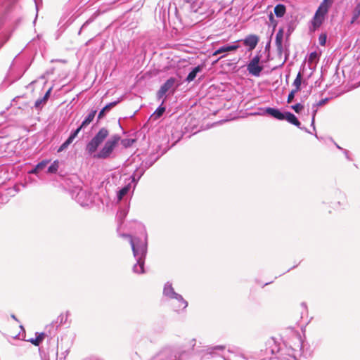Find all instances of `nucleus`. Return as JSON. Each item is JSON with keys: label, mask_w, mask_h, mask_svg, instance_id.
Here are the masks:
<instances>
[{"label": "nucleus", "mask_w": 360, "mask_h": 360, "mask_svg": "<svg viewBox=\"0 0 360 360\" xmlns=\"http://www.w3.org/2000/svg\"><path fill=\"white\" fill-rule=\"evenodd\" d=\"M267 347L266 353L274 355L278 352L280 355L272 356L268 360H307L312 354L309 344L303 340L300 335H293L287 343H285L284 348H281L274 339L267 342Z\"/></svg>", "instance_id": "nucleus-1"}, {"label": "nucleus", "mask_w": 360, "mask_h": 360, "mask_svg": "<svg viewBox=\"0 0 360 360\" xmlns=\"http://www.w3.org/2000/svg\"><path fill=\"white\" fill-rule=\"evenodd\" d=\"M108 135L109 131L105 127L101 128L86 144L85 149L86 153L97 159H108L110 158L113 150L120 141V136L118 134L112 136L100 150L96 153L99 146Z\"/></svg>", "instance_id": "nucleus-2"}, {"label": "nucleus", "mask_w": 360, "mask_h": 360, "mask_svg": "<svg viewBox=\"0 0 360 360\" xmlns=\"http://www.w3.org/2000/svg\"><path fill=\"white\" fill-rule=\"evenodd\" d=\"M143 236L133 237L131 235L124 234L123 236L129 239L133 255L136 263L133 266V271L136 274L144 273L145 259L148 248V236L145 227H143Z\"/></svg>", "instance_id": "nucleus-3"}, {"label": "nucleus", "mask_w": 360, "mask_h": 360, "mask_svg": "<svg viewBox=\"0 0 360 360\" xmlns=\"http://www.w3.org/2000/svg\"><path fill=\"white\" fill-rule=\"evenodd\" d=\"M163 296L169 300H172L176 308V311L185 309L188 307V302L184 299L181 295L177 293L170 282H167L163 288Z\"/></svg>", "instance_id": "nucleus-4"}, {"label": "nucleus", "mask_w": 360, "mask_h": 360, "mask_svg": "<svg viewBox=\"0 0 360 360\" xmlns=\"http://www.w3.org/2000/svg\"><path fill=\"white\" fill-rule=\"evenodd\" d=\"M72 197L83 207L89 205L94 201L92 193L83 188H75L72 191Z\"/></svg>", "instance_id": "nucleus-5"}, {"label": "nucleus", "mask_w": 360, "mask_h": 360, "mask_svg": "<svg viewBox=\"0 0 360 360\" xmlns=\"http://www.w3.org/2000/svg\"><path fill=\"white\" fill-rule=\"evenodd\" d=\"M330 4L329 0H323L319 6L312 20V25L315 29L319 27L323 23Z\"/></svg>", "instance_id": "nucleus-6"}, {"label": "nucleus", "mask_w": 360, "mask_h": 360, "mask_svg": "<svg viewBox=\"0 0 360 360\" xmlns=\"http://www.w3.org/2000/svg\"><path fill=\"white\" fill-rule=\"evenodd\" d=\"M180 83L175 77L169 78L160 88L158 91L157 92V98L158 99L162 98L166 93L173 89L172 92H174L177 87L180 86Z\"/></svg>", "instance_id": "nucleus-7"}, {"label": "nucleus", "mask_w": 360, "mask_h": 360, "mask_svg": "<svg viewBox=\"0 0 360 360\" xmlns=\"http://www.w3.org/2000/svg\"><path fill=\"white\" fill-rule=\"evenodd\" d=\"M153 360H181V353L172 348H165Z\"/></svg>", "instance_id": "nucleus-8"}, {"label": "nucleus", "mask_w": 360, "mask_h": 360, "mask_svg": "<svg viewBox=\"0 0 360 360\" xmlns=\"http://www.w3.org/2000/svg\"><path fill=\"white\" fill-rule=\"evenodd\" d=\"M260 59L259 54L255 56L247 66L248 72L252 76L259 77L263 70V67L259 64Z\"/></svg>", "instance_id": "nucleus-9"}, {"label": "nucleus", "mask_w": 360, "mask_h": 360, "mask_svg": "<svg viewBox=\"0 0 360 360\" xmlns=\"http://www.w3.org/2000/svg\"><path fill=\"white\" fill-rule=\"evenodd\" d=\"M13 0H0V27L7 19V13L11 9Z\"/></svg>", "instance_id": "nucleus-10"}, {"label": "nucleus", "mask_w": 360, "mask_h": 360, "mask_svg": "<svg viewBox=\"0 0 360 360\" xmlns=\"http://www.w3.org/2000/svg\"><path fill=\"white\" fill-rule=\"evenodd\" d=\"M70 314L69 311H66L65 314H60L56 321H53L50 324V327L53 328V332H49L50 335H55L56 333L58 328L63 324H65L68 320V316Z\"/></svg>", "instance_id": "nucleus-11"}, {"label": "nucleus", "mask_w": 360, "mask_h": 360, "mask_svg": "<svg viewBox=\"0 0 360 360\" xmlns=\"http://www.w3.org/2000/svg\"><path fill=\"white\" fill-rule=\"evenodd\" d=\"M238 43V41H236L233 42V44H225L220 46L213 53V56H218L224 53L236 51L239 48Z\"/></svg>", "instance_id": "nucleus-12"}, {"label": "nucleus", "mask_w": 360, "mask_h": 360, "mask_svg": "<svg viewBox=\"0 0 360 360\" xmlns=\"http://www.w3.org/2000/svg\"><path fill=\"white\" fill-rule=\"evenodd\" d=\"M284 120H287L289 123L297 127L300 129L304 130V131H306L307 133H310V131L306 127H301L300 122L298 120L297 117L290 112H288V111L285 112Z\"/></svg>", "instance_id": "nucleus-13"}, {"label": "nucleus", "mask_w": 360, "mask_h": 360, "mask_svg": "<svg viewBox=\"0 0 360 360\" xmlns=\"http://www.w3.org/2000/svg\"><path fill=\"white\" fill-rule=\"evenodd\" d=\"M264 112L271 115V117H274L276 120H285V112H283L278 108L268 107L264 109Z\"/></svg>", "instance_id": "nucleus-14"}, {"label": "nucleus", "mask_w": 360, "mask_h": 360, "mask_svg": "<svg viewBox=\"0 0 360 360\" xmlns=\"http://www.w3.org/2000/svg\"><path fill=\"white\" fill-rule=\"evenodd\" d=\"M259 41V37L255 34H250L243 39V44L248 46L249 51L254 49Z\"/></svg>", "instance_id": "nucleus-15"}, {"label": "nucleus", "mask_w": 360, "mask_h": 360, "mask_svg": "<svg viewBox=\"0 0 360 360\" xmlns=\"http://www.w3.org/2000/svg\"><path fill=\"white\" fill-rule=\"evenodd\" d=\"M203 70V65H198L193 68L192 70L188 73L187 77L185 79V82L190 83L193 82L195 77H197V75L199 72H201Z\"/></svg>", "instance_id": "nucleus-16"}, {"label": "nucleus", "mask_w": 360, "mask_h": 360, "mask_svg": "<svg viewBox=\"0 0 360 360\" xmlns=\"http://www.w3.org/2000/svg\"><path fill=\"white\" fill-rule=\"evenodd\" d=\"M120 101V100H117L116 101L111 102L103 107L98 112L97 117L98 120L103 119L105 116L106 113L108 112L113 107L116 106Z\"/></svg>", "instance_id": "nucleus-17"}, {"label": "nucleus", "mask_w": 360, "mask_h": 360, "mask_svg": "<svg viewBox=\"0 0 360 360\" xmlns=\"http://www.w3.org/2000/svg\"><path fill=\"white\" fill-rule=\"evenodd\" d=\"M51 88H50L46 94L44 95L42 98H38L34 103V108L37 110H41L42 107L46 103L51 91Z\"/></svg>", "instance_id": "nucleus-18"}, {"label": "nucleus", "mask_w": 360, "mask_h": 360, "mask_svg": "<svg viewBox=\"0 0 360 360\" xmlns=\"http://www.w3.org/2000/svg\"><path fill=\"white\" fill-rule=\"evenodd\" d=\"M97 112V110L96 109H91L87 116L85 117V119L82 121V124H80L82 127L85 128L86 126H88L94 119L96 115Z\"/></svg>", "instance_id": "nucleus-19"}, {"label": "nucleus", "mask_w": 360, "mask_h": 360, "mask_svg": "<svg viewBox=\"0 0 360 360\" xmlns=\"http://www.w3.org/2000/svg\"><path fill=\"white\" fill-rule=\"evenodd\" d=\"M275 43H276V46L277 48L278 53L279 54H281L283 52V32H282V30H280L276 33Z\"/></svg>", "instance_id": "nucleus-20"}, {"label": "nucleus", "mask_w": 360, "mask_h": 360, "mask_svg": "<svg viewBox=\"0 0 360 360\" xmlns=\"http://www.w3.org/2000/svg\"><path fill=\"white\" fill-rule=\"evenodd\" d=\"M144 171L143 169L141 168L139 166L136 169V170L134 172L133 174L131 175V181L134 183V186L136 184L138 181L140 179V178L143 176L144 174Z\"/></svg>", "instance_id": "nucleus-21"}, {"label": "nucleus", "mask_w": 360, "mask_h": 360, "mask_svg": "<svg viewBox=\"0 0 360 360\" xmlns=\"http://www.w3.org/2000/svg\"><path fill=\"white\" fill-rule=\"evenodd\" d=\"M37 337L35 338H31L29 340V342H30L32 344H33L35 346H39L42 341L44 340L46 333H36Z\"/></svg>", "instance_id": "nucleus-22"}, {"label": "nucleus", "mask_w": 360, "mask_h": 360, "mask_svg": "<svg viewBox=\"0 0 360 360\" xmlns=\"http://www.w3.org/2000/svg\"><path fill=\"white\" fill-rule=\"evenodd\" d=\"M286 11L285 6L283 4H277L274 7V13L278 18H282Z\"/></svg>", "instance_id": "nucleus-23"}, {"label": "nucleus", "mask_w": 360, "mask_h": 360, "mask_svg": "<svg viewBox=\"0 0 360 360\" xmlns=\"http://www.w3.org/2000/svg\"><path fill=\"white\" fill-rule=\"evenodd\" d=\"M131 188V184H129L122 187L117 193L118 200H121L126 195Z\"/></svg>", "instance_id": "nucleus-24"}, {"label": "nucleus", "mask_w": 360, "mask_h": 360, "mask_svg": "<svg viewBox=\"0 0 360 360\" xmlns=\"http://www.w3.org/2000/svg\"><path fill=\"white\" fill-rule=\"evenodd\" d=\"M226 349L225 345H216L214 347H210L207 349V353L212 354H217V352H223Z\"/></svg>", "instance_id": "nucleus-25"}, {"label": "nucleus", "mask_w": 360, "mask_h": 360, "mask_svg": "<svg viewBox=\"0 0 360 360\" xmlns=\"http://www.w3.org/2000/svg\"><path fill=\"white\" fill-rule=\"evenodd\" d=\"M360 16V5L359 4H356L354 9L352 11V17L351 19V24H353L356 22V20Z\"/></svg>", "instance_id": "nucleus-26"}, {"label": "nucleus", "mask_w": 360, "mask_h": 360, "mask_svg": "<svg viewBox=\"0 0 360 360\" xmlns=\"http://www.w3.org/2000/svg\"><path fill=\"white\" fill-rule=\"evenodd\" d=\"M157 159L152 160L151 158H149L148 160H146L143 161L140 165L141 168L143 169L144 172H146V169H148L149 167H150L154 162L156 161Z\"/></svg>", "instance_id": "nucleus-27"}, {"label": "nucleus", "mask_w": 360, "mask_h": 360, "mask_svg": "<svg viewBox=\"0 0 360 360\" xmlns=\"http://www.w3.org/2000/svg\"><path fill=\"white\" fill-rule=\"evenodd\" d=\"M302 84V74L301 72H299L297 75L296 78L295 79L292 85L295 86V91H299L300 90V86Z\"/></svg>", "instance_id": "nucleus-28"}, {"label": "nucleus", "mask_w": 360, "mask_h": 360, "mask_svg": "<svg viewBox=\"0 0 360 360\" xmlns=\"http://www.w3.org/2000/svg\"><path fill=\"white\" fill-rule=\"evenodd\" d=\"M58 168H59V162H58V160H55L48 167L47 172L50 173V174H55L57 172Z\"/></svg>", "instance_id": "nucleus-29"}, {"label": "nucleus", "mask_w": 360, "mask_h": 360, "mask_svg": "<svg viewBox=\"0 0 360 360\" xmlns=\"http://www.w3.org/2000/svg\"><path fill=\"white\" fill-rule=\"evenodd\" d=\"M164 101H165V99L162 101L161 105L157 108V110L155 111V112L153 114V115L156 118L160 117L162 115V114L164 113V112L165 111V107L162 106Z\"/></svg>", "instance_id": "nucleus-30"}, {"label": "nucleus", "mask_w": 360, "mask_h": 360, "mask_svg": "<svg viewBox=\"0 0 360 360\" xmlns=\"http://www.w3.org/2000/svg\"><path fill=\"white\" fill-rule=\"evenodd\" d=\"M296 113H300L304 109V105L301 103H296L290 106Z\"/></svg>", "instance_id": "nucleus-31"}, {"label": "nucleus", "mask_w": 360, "mask_h": 360, "mask_svg": "<svg viewBox=\"0 0 360 360\" xmlns=\"http://www.w3.org/2000/svg\"><path fill=\"white\" fill-rule=\"evenodd\" d=\"M96 15L94 14L92 17H91L90 18H89L82 26L80 30L79 31V34H81V32H82V30L85 28L86 27H87L90 23H91L96 18Z\"/></svg>", "instance_id": "nucleus-32"}, {"label": "nucleus", "mask_w": 360, "mask_h": 360, "mask_svg": "<svg viewBox=\"0 0 360 360\" xmlns=\"http://www.w3.org/2000/svg\"><path fill=\"white\" fill-rule=\"evenodd\" d=\"M49 162L50 161L48 160H42L36 165L37 169H38L40 171L44 169L47 166Z\"/></svg>", "instance_id": "nucleus-33"}, {"label": "nucleus", "mask_w": 360, "mask_h": 360, "mask_svg": "<svg viewBox=\"0 0 360 360\" xmlns=\"http://www.w3.org/2000/svg\"><path fill=\"white\" fill-rule=\"evenodd\" d=\"M127 210H120L119 212L117 213V219L119 221H122L124 219V217H126L127 214Z\"/></svg>", "instance_id": "nucleus-34"}, {"label": "nucleus", "mask_w": 360, "mask_h": 360, "mask_svg": "<svg viewBox=\"0 0 360 360\" xmlns=\"http://www.w3.org/2000/svg\"><path fill=\"white\" fill-rule=\"evenodd\" d=\"M82 129H84V127H82L80 125L77 129L71 132L70 137L75 139Z\"/></svg>", "instance_id": "nucleus-35"}, {"label": "nucleus", "mask_w": 360, "mask_h": 360, "mask_svg": "<svg viewBox=\"0 0 360 360\" xmlns=\"http://www.w3.org/2000/svg\"><path fill=\"white\" fill-rule=\"evenodd\" d=\"M297 92V91H295V89H292L290 94H288V99H287V102L288 103H291L294 98H295V94Z\"/></svg>", "instance_id": "nucleus-36"}, {"label": "nucleus", "mask_w": 360, "mask_h": 360, "mask_svg": "<svg viewBox=\"0 0 360 360\" xmlns=\"http://www.w3.org/2000/svg\"><path fill=\"white\" fill-rule=\"evenodd\" d=\"M318 60V53L316 51L311 52L309 57V62L311 63Z\"/></svg>", "instance_id": "nucleus-37"}, {"label": "nucleus", "mask_w": 360, "mask_h": 360, "mask_svg": "<svg viewBox=\"0 0 360 360\" xmlns=\"http://www.w3.org/2000/svg\"><path fill=\"white\" fill-rule=\"evenodd\" d=\"M328 100H329V98H326L320 100L319 101L315 103L314 104L316 107L319 108V107H321V106L325 105L328 101Z\"/></svg>", "instance_id": "nucleus-38"}, {"label": "nucleus", "mask_w": 360, "mask_h": 360, "mask_svg": "<svg viewBox=\"0 0 360 360\" xmlns=\"http://www.w3.org/2000/svg\"><path fill=\"white\" fill-rule=\"evenodd\" d=\"M319 44L321 45V46H323L325 45L326 44V34H321L319 36Z\"/></svg>", "instance_id": "nucleus-39"}, {"label": "nucleus", "mask_w": 360, "mask_h": 360, "mask_svg": "<svg viewBox=\"0 0 360 360\" xmlns=\"http://www.w3.org/2000/svg\"><path fill=\"white\" fill-rule=\"evenodd\" d=\"M134 141L133 139H124L122 141V143L124 146H129Z\"/></svg>", "instance_id": "nucleus-40"}, {"label": "nucleus", "mask_w": 360, "mask_h": 360, "mask_svg": "<svg viewBox=\"0 0 360 360\" xmlns=\"http://www.w3.org/2000/svg\"><path fill=\"white\" fill-rule=\"evenodd\" d=\"M70 145H68V143H67L65 141L58 148V153H60L63 150H65V149H67L68 148Z\"/></svg>", "instance_id": "nucleus-41"}, {"label": "nucleus", "mask_w": 360, "mask_h": 360, "mask_svg": "<svg viewBox=\"0 0 360 360\" xmlns=\"http://www.w3.org/2000/svg\"><path fill=\"white\" fill-rule=\"evenodd\" d=\"M318 111V107L313 104L311 106V117H315Z\"/></svg>", "instance_id": "nucleus-42"}, {"label": "nucleus", "mask_w": 360, "mask_h": 360, "mask_svg": "<svg viewBox=\"0 0 360 360\" xmlns=\"http://www.w3.org/2000/svg\"><path fill=\"white\" fill-rule=\"evenodd\" d=\"M342 152H343V153H344V155H345V158H346V159H347V160H349V161H352V158H351V156H350V154H349V150H346V149H344V150H342Z\"/></svg>", "instance_id": "nucleus-43"}, {"label": "nucleus", "mask_w": 360, "mask_h": 360, "mask_svg": "<svg viewBox=\"0 0 360 360\" xmlns=\"http://www.w3.org/2000/svg\"><path fill=\"white\" fill-rule=\"evenodd\" d=\"M336 193L342 197V204H344L345 202V200H346V194L345 193L342 192L341 191H337Z\"/></svg>", "instance_id": "nucleus-44"}, {"label": "nucleus", "mask_w": 360, "mask_h": 360, "mask_svg": "<svg viewBox=\"0 0 360 360\" xmlns=\"http://www.w3.org/2000/svg\"><path fill=\"white\" fill-rule=\"evenodd\" d=\"M46 331L45 332L46 336L51 337L52 335H49V332H53V328L50 327V325L47 326L46 328Z\"/></svg>", "instance_id": "nucleus-45"}, {"label": "nucleus", "mask_w": 360, "mask_h": 360, "mask_svg": "<svg viewBox=\"0 0 360 360\" xmlns=\"http://www.w3.org/2000/svg\"><path fill=\"white\" fill-rule=\"evenodd\" d=\"M39 171L40 170L37 169V167L35 166L32 170L29 172V174H37Z\"/></svg>", "instance_id": "nucleus-46"}, {"label": "nucleus", "mask_w": 360, "mask_h": 360, "mask_svg": "<svg viewBox=\"0 0 360 360\" xmlns=\"http://www.w3.org/2000/svg\"><path fill=\"white\" fill-rule=\"evenodd\" d=\"M314 124H315V117H311V126L313 127L314 130L316 129Z\"/></svg>", "instance_id": "nucleus-47"}, {"label": "nucleus", "mask_w": 360, "mask_h": 360, "mask_svg": "<svg viewBox=\"0 0 360 360\" xmlns=\"http://www.w3.org/2000/svg\"><path fill=\"white\" fill-rule=\"evenodd\" d=\"M73 140V139L69 136L68 139L65 141V142L68 143V145H70L72 143Z\"/></svg>", "instance_id": "nucleus-48"}, {"label": "nucleus", "mask_w": 360, "mask_h": 360, "mask_svg": "<svg viewBox=\"0 0 360 360\" xmlns=\"http://www.w3.org/2000/svg\"><path fill=\"white\" fill-rule=\"evenodd\" d=\"M35 3L36 10L37 12L38 11L39 7V0H34Z\"/></svg>", "instance_id": "nucleus-49"}, {"label": "nucleus", "mask_w": 360, "mask_h": 360, "mask_svg": "<svg viewBox=\"0 0 360 360\" xmlns=\"http://www.w3.org/2000/svg\"><path fill=\"white\" fill-rule=\"evenodd\" d=\"M198 0H184L185 2L188 3V4H191V3H195V1H197Z\"/></svg>", "instance_id": "nucleus-50"}, {"label": "nucleus", "mask_w": 360, "mask_h": 360, "mask_svg": "<svg viewBox=\"0 0 360 360\" xmlns=\"http://www.w3.org/2000/svg\"><path fill=\"white\" fill-rule=\"evenodd\" d=\"M269 20H270V21H271V22L274 20V15H273V14H272V13H271V14L269 15Z\"/></svg>", "instance_id": "nucleus-51"}, {"label": "nucleus", "mask_w": 360, "mask_h": 360, "mask_svg": "<svg viewBox=\"0 0 360 360\" xmlns=\"http://www.w3.org/2000/svg\"><path fill=\"white\" fill-rule=\"evenodd\" d=\"M335 145L337 147V148H338L339 150H340L342 151L344 150V148L340 147L338 143H335Z\"/></svg>", "instance_id": "nucleus-52"}, {"label": "nucleus", "mask_w": 360, "mask_h": 360, "mask_svg": "<svg viewBox=\"0 0 360 360\" xmlns=\"http://www.w3.org/2000/svg\"><path fill=\"white\" fill-rule=\"evenodd\" d=\"M11 318H12L13 319H14L15 321H18V319L16 318V316H15L14 314H11Z\"/></svg>", "instance_id": "nucleus-53"}, {"label": "nucleus", "mask_w": 360, "mask_h": 360, "mask_svg": "<svg viewBox=\"0 0 360 360\" xmlns=\"http://www.w3.org/2000/svg\"><path fill=\"white\" fill-rule=\"evenodd\" d=\"M226 55H223V56H221L218 59H221L222 58H224Z\"/></svg>", "instance_id": "nucleus-54"}]
</instances>
